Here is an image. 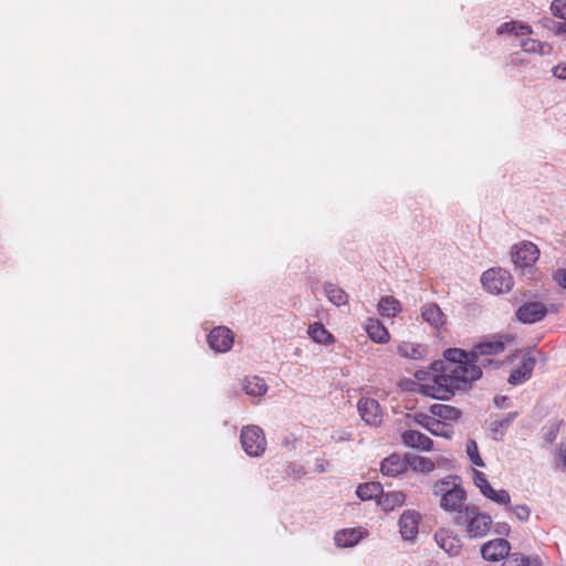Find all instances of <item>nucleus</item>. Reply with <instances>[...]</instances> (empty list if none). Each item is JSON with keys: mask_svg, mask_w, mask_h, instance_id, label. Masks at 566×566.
I'll return each instance as SVG.
<instances>
[{"mask_svg": "<svg viewBox=\"0 0 566 566\" xmlns=\"http://www.w3.org/2000/svg\"><path fill=\"white\" fill-rule=\"evenodd\" d=\"M486 481L488 480L483 472L473 469V482L476 488L481 486Z\"/></svg>", "mask_w": 566, "mask_h": 566, "instance_id": "a18cd8bd", "label": "nucleus"}, {"mask_svg": "<svg viewBox=\"0 0 566 566\" xmlns=\"http://www.w3.org/2000/svg\"><path fill=\"white\" fill-rule=\"evenodd\" d=\"M397 353L405 358L421 360L427 355V347L421 344L402 343L398 345Z\"/></svg>", "mask_w": 566, "mask_h": 566, "instance_id": "4be33fe9", "label": "nucleus"}, {"mask_svg": "<svg viewBox=\"0 0 566 566\" xmlns=\"http://www.w3.org/2000/svg\"><path fill=\"white\" fill-rule=\"evenodd\" d=\"M429 432L433 436L450 439L453 434V428L449 423L436 418L433 423H431Z\"/></svg>", "mask_w": 566, "mask_h": 566, "instance_id": "473e14b6", "label": "nucleus"}, {"mask_svg": "<svg viewBox=\"0 0 566 566\" xmlns=\"http://www.w3.org/2000/svg\"><path fill=\"white\" fill-rule=\"evenodd\" d=\"M361 419L370 426H378L382 421L380 406L373 398H361L357 403Z\"/></svg>", "mask_w": 566, "mask_h": 566, "instance_id": "9b49d317", "label": "nucleus"}, {"mask_svg": "<svg viewBox=\"0 0 566 566\" xmlns=\"http://www.w3.org/2000/svg\"><path fill=\"white\" fill-rule=\"evenodd\" d=\"M424 374H426V371H422V370L417 371V373H416V377H417L419 380H422V379L424 378V377H423V375H424Z\"/></svg>", "mask_w": 566, "mask_h": 566, "instance_id": "8fccbe9b", "label": "nucleus"}, {"mask_svg": "<svg viewBox=\"0 0 566 566\" xmlns=\"http://www.w3.org/2000/svg\"><path fill=\"white\" fill-rule=\"evenodd\" d=\"M421 317L432 328L439 329L446 324V315L436 303H426L421 307Z\"/></svg>", "mask_w": 566, "mask_h": 566, "instance_id": "dca6fc26", "label": "nucleus"}, {"mask_svg": "<svg viewBox=\"0 0 566 566\" xmlns=\"http://www.w3.org/2000/svg\"><path fill=\"white\" fill-rule=\"evenodd\" d=\"M324 292L329 302L336 306L345 305L348 302L347 293L334 283H325Z\"/></svg>", "mask_w": 566, "mask_h": 566, "instance_id": "a878e982", "label": "nucleus"}, {"mask_svg": "<svg viewBox=\"0 0 566 566\" xmlns=\"http://www.w3.org/2000/svg\"><path fill=\"white\" fill-rule=\"evenodd\" d=\"M553 74H554V76H556L558 78L566 80V62L556 65L553 69Z\"/></svg>", "mask_w": 566, "mask_h": 566, "instance_id": "c03bdc74", "label": "nucleus"}, {"mask_svg": "<svg viewBox=\"0 0 566 566\" xmlns=\"http://www.w3.org/2000/svg\"><path fill=\"white\" fill-rule=\"evenodd\" d=\"M420 514L415 510H406L398 522L401 537L405 541H413L418 535Z\"/></svg>", "mask_w": 566, "mask_h": 566, "instance_id": "1a4fd4ad", "label": "nucleus"}, {"mask_svg": "<svg viewBox=\"0 0 566 566\" xmlns=\"http://www.w3.org/2000/svg\"><path fill=\"white\" fill-rule=\"evenodd\" d=\"M408 469L407 454L401 457L399 454H391L384 459L380 463V471L387 476H397Z\"/></svg>", "mask_w": 566, "mask_h": 566, "instance_id": "4468645a", "label": "nucleus"}, {"mask_svg": "<svg viewBox=\"0 0 566 566\" xmlns=\"http://www.w3.org/2000/svg\"><path fill=\"white\" fill-rule=\"evenodd\" d=\"M547 314V307L538 301L526 302L516 311V317L524 324H534L542 321Z\"/></svg>", "mask_w": 566, "mask_h": 566, "instance_id": "0eeeda50", "label": "nucleus"}, {"mask_svg": "<svg viewBox=\"0 0 566 566\" xmlns=\"http://www.w3.org/2000/svg\"><path fill=\"white\" fill-rule=\"evenodd\" d=\"M457 524L465 526L467 535L470 538H480L489 533L492 518L489 514L479 512L474 506H465L463 514L457 516Z\"/></svg>", "mask_w": 566, "mask_h": 566, "instance_id": "f03ea898", "label": "nucleus"}, {"mask_svg": "<svg viewBox=\"0 0 566 566\" xmlns=\"http://www.w3.org/2000/svg\"><path fill=\"white\" fill-rule=\"evenodd\" d=\"M434 541L438 546L450 556H457L460 553V539L449 530L440 528L437 531Z\"/></svg>", "mask_w": 566, "mask_h": 566, "instance_id": "ddd939ff", "label": "nucleus"}, {"mask_svg": "<svg viewBox=\"0 0 566 566\" xmlns=\"http://www.w3.org/2000/svg\"><path fill=\"white\" fill-rule=\"evenodd\" d=\"M489 500L500 505H509L511 502V496L506 490H494Z\"/></svg>", "mask_w": 566, "mask_h": 566, "instance_id": "c9c22d12", "label": "nucleus"}, {"mask_svg": "<svg viewBox=\"0 0 566 566\" xmlns=\"http://www.w3.org/2000/svg\"><path fill=\"white\" fill-rule=\"evenodd\" d=\"M400 311V302L391 295L382 296L378 303V312L384 317H395Z\"/></svg>", "mask_w": 566, "mask_h": 566, "instance_id": "5701e85b", "label": "nucleus"}, {"mask_svg": "<svg viewBox=\"0 0 566 566\" xmlns=\"http://www.w3.org/2000/svg\"><path fill=\"white\" fill-rule=\"evenodd\" d=\"M535 367V358L530 355L522 357L521 364L511 373L509 382L511 385H520L526 381Z\"/></svg>", "mask_w": 566, "mask_h": 566, "instance_id": "2eb2a0df", "label": "nucleus"}, {"mask_svg": "<svg viewBox=\"0 0 566 566\" xmlns=\"http://www.w3.org/2000/svg\"><path fill=\"white\" fill-rule=\"evenodd\" d=\"M510 532V526L506 523H496L495 533L500 535H507Z\"/></svg>", "mask_w": 566, "mask_h": 566, "instance_id": "de8ad7c7", "label": "nucleus"}, {"mask_svg": "<svg viewBox=\"0 0 566 566\" xmlns=\"http://www.w3.org/2000/svg\"><path fill=\"white\" fill-rule=\"evenodd\" d=\"M233 333L224 327H214L208 335V344L210 348L217 353H227L233 345Z\"/></svg>", "mask_w": 566, "mask_h": 566, "instance_id": "6e6552de", "label": "nucleus"}, {"mask_svg": "<svg viewBox=\"0 0 566 566\" xmlns=\"http://www.w3.org/2000/svg\"><path fill=\"white\" fill-rule=\"evenodd\" d=\"M559 431V423H553L548 427V430L545 434V440L546 441H553L555 440L557 433Z\"/></svg>", "mask_w": 566, "mask_h": 566, "instance_id": "37998d69", "label": "nucleus"}, {"mask_svg": "<svg viewBox=\"0 0 566 566\" xmlns=\"http://www.w3.org/2000/svg\"><path fill=\"white\" fill-rule=\"evenodd\" d=\"M554 281L566 290V269H558L553 275Z\"/></svg>", "mask_w": 566, "mask_h": 566, "instance_id": "a19ab883", "label": "nucleus"}, {"mask_svg": "<svg viewBox=\"0 0 566 566\" xmlns=\"http://www.w3.org/2000/svg\"><path fill=\"white\" fill-rule=\"evenodd\" d=\"M504 350V343L499 339L485 340L475 345L471 353V360L476 366H485L492 364L493 359L489 358L490 355H496Z\"/></svg>", "mask_w": 566, "mask_h": 566, "instance_id": "423d86ee", "label": "nucleus"}, {"mask_svg": "<svg viewBox=\"0 0 566 566\" xmlns=\"http://www.w3.org/2000/svg\"><path fill=\"white\" fill-rule=\"evenodd\" d=\"M443 357V360L432 363V370L437 374L421 386L423 395L439 400H448L457 389H462L482 375L481 368L460 348L444 350Z\"/></svg>", "mask_w": 566, "mask_h": 566, "instance_id": "f257e3e1", "label": "nucleus"}, {"mask_svg": "<svg viewBox=\"0 0 566 566\" xmlns=\"http://www.w3.org/2000/svg\"><path fill=\"white\" fill-rule=\"evenodd\" d=\"M430 412L434 417H439L440 420L446 421H454L458 420L461 416V411L452 406L443 405V403H434L430 407Z\"/></svg>", "mask_w": 566, "mask_h": 566, "instance_id": "393cba45", "label": "nucleus"}, {"mask_svg": "<svg viewBox=\"0 0 566 566\" xmlns=\"http://www.w3.org/2000/svg\"><path fill=\"white\" fill-rule=\"evenodd\" d=\"M467 454L474 465L481 468L485 465L482 458L479 454L478 443L474 440H469L467 442Z\"/></svg>", "mask_w": 566, "mask_h": 566, "instance_id": "72a5a7b5", "label": "nucleus"}, {"mask_svg": "<svg viewBox=\"0 0 566 566\" xmlns=\"http://www.w3.org/2000/svg\"><path fill=\"white\" fill-rule=\"evenodd\" d=\"M401 438L405 446L422 451H429L433 444L428 436L417 430H406Z\"/></svg>", "mask_w": 566, "mask_h": 566, "instance_id": "f3484780", "label": "nucleus"}, {"mask_svg": "<svg viewBox=\"0 0 566 566\" xmlns=\"http://www.w3.org/2000/svg\"><path fill=\"white\" fill-rule=\"evenodd\" d=\"M434 419L436 417H431L424 413H416L413 416L415 422L428 431H430L431 423H433Z\"/></svg>", "mask_w": 566, "mask_h": 566, "instance_id": "58836bf2", "label": "nucleus"}, {"mask_svg": "<svg viewBox=\"0 0 566 566\" xmlns=\"http://www.w3.org/2000/svg\"><path fill=\"white\" fill-rule=\"evenodd\" d=\"M408 468L417 472H430L434 469V463L423 457L407 454Z\"/></svg>", "mask_w": 566, "mask_h": 566, "instance_id": "7c9ffc66", "label": "nucleus"}, {"mask_svg": "<svg viewBox=\"0 0 566 566\" xmlns=\"http://www.w3.org/2000/svg\"><path fill=\"white\" fill-rule=\"evenodd\" d=\"M479 490L486 499H490L491 494L494 491V489L490 485L488 481L484 482L481 486H479Z\"/></svg>", "mask_w": 566, "mask_h": 566, "instance_id": "49530a36", "label": "nucleus"}, {"mask_svg": "<svg viewBox=\"0 0 566 566\" xmlns=\"http://www.w3.org/2000/svg\"><path fill=\"white\" fill-rule=\"evenodd\" d=\"M551 10L555 17L566 20V0L553 1Z\"/></svg>", "mask_w": 566, "mask_h": 566, "instance_id": "4c0bfd02", "label": "nucleus"}, {"mask_svg": "<svg viewBox=\"0 0 566 566\" xmlns=\"http://www.w3.org/2000/svg\"><path fill=\"white\" fill-rule=\"evenodd\" d=\"M511 256L516 270L523 275L533 276L534 264L539 256V250L534 243L524 241L515 244L512 249Z\"/></svg>", "mask_w": 566, "mask_h": 566, "instance_id": "7ed1b4c3", "label": "nucleus"}, {"mask_svg": "<svg viewBox=\"0 0 566 566\" xmlns=\"http://www.w3.org/2000/svg\"><path fill=\"white\" fill-rule=\"evenodd\" d=\"M497 33L499 34L509 33V34H515V35H525V34H531L532 29L530 25L524 24L522 22L510 21V22L502 23L497 28Z\"/></svg>", "mask_w": 566, "mask_h": 566, "instance_id": "c85d7f7f", "label": "nucleus"}, {"mask_svg": "<svg viewBox=\"0 0 566 566\" xmlns=\"http://www.w3.org/2000/svg\"><path fill=\"white\" fill-rule=\"evenodd\" d=\"M494 405L500 409H505L511 406V400L506 396H495L494 397Z\"/></svg>", "mask_w": 566, "mask_h": 566, "instance_id": "79ce46f5", "label": "nucleus"}, {"mask_svg": "<svg viewBox=\"0 0 566 566\" xmlns=\"http://www.w3.org/2000/svg\"><path fill=\"white\" fill-rule=\"evenodd\" d=\"M548 22L553 23V24L556 27V31H557L558 33H564V32H566V25H565L564 23H556V22H554V21H552V20H548Z\"/></svg>", "mask_w": 566, "mask_h": 566, "instance_id": "09e8293b", "label": "nucleus"}, {"mask_svg": "<svg viewBox=\"0 0 566 566\" xmlns=\"http://www.w3.org/2000/svg\"><path fill=\"white\" fill-rule=\"evenodd\" d=\"M557 467L566 471V440L560 443L558 449Z\"/></svg>", "mask_w": 566, "mask_h": 566, "instance_id": "ea45409f", "label": "nucleus"}, {"mask_svg": "<svg viewBox=\"0 0 566 566\" xmlns=\"http://www.w3.org/2000/svg\"><path fill=\"white\" fill-rule=\"evenodd\" d=\"M381 491H382V486L380 483L368 482V483L360 484L357 488L356 494L360 500L367 501V500H371L374 497H378V496L380 497Z\"/></svg>", "mask_w": 566, "mask_h": 566, "instance_id": "c756f323", "label": "nucleus"}, {"mask_svg": "<svg viewBox=\"0 0 566 566\" xmlns=\"http://www.w3.org/2000/svg\"><path fill=\"white\" fill-rule=\"evenodd\" d=\"M307 333L318 344L328 345L335 340L334 336L321 323L310 325Z\"/></svg>", "mask_w": 566, "mask_h": 566, "instance_id": "bb28decb", "label": "nucleus"}, {"mask_svg": "<svg viewBox=\"0 0 566 566\" xmlns=\"http://www.w3.org/2000/svg\"><path fill=\"white\" fill-rule=\"evenodd\" d=\"M243 390L249 396L261 397L266 394L268 386L262 378L253 376L243 380Z\"/></svg>", "mask_w": 566, "mask_h": 566, "instance_id": "b1692460", "label": "nucleus"}, {"mask_svg": "<svg viewBox=\"0 0 566 566\" xmlns=\"http://www.w3.org/2000/svg\"><path fill=\"white\" fill-rule=\"evenodd\" d=\"M502 566H541V563L536 557H530L521 553H509Z\"/></svg>", "mask_w": 566, "mask_h": 566, "instance_id": "cd10ccee", "label": "nucleus"}, {"mask_svg": "<svg viewBox=\"0 0 566 566\" xmlns=\"http://www.w3.org/2000/svg\"><path fill=\"white\" fill-rule=\"evenodd\" d=\"M517 417V412H509L507 415L494 419L489 424V430L491 432V436L494 440L500 441L503 439L506 429L511 426V423L515 420Z\"/></svg>", "mask_w": 566, "mask_h": 566, "instance_id": "6ab92c4d", "label": "nucleus"}, {"mask_svg": "<svg viewBox=\"0 0 566 566\" xmlns=\"http://www.w3.org/2000/svg\"><path fill=\"white\" fill-rule=\"evenodd\" d=\"M365 534L361 528H345L335 534V543L338 547H353Z\"/></svg>", "mask_w": 566, "mask_h": 566, "instance_id": "a211bd4d", "label": "nucleus"}, {"mask_svg": "<svg viewBox=\"0 0 566 566\" xmlns=\"http://www.w3.org/2000/svg\"><path fill=\"white\" fill-rule=\"evenodd\" d=\"M481 283L485 291L492 294H503L513 287L511 273L501 268H492L483 272Z\"/></svg>", "mask_w": 566, "mask_h": 566, "instance_id": "20e7f679", "label": "nucleus"}, {"mask_svg": "<svg viewBox=\"0 0 566 566\" xmlns=\"http://www.w3.org/2000/svg\"><path fill=\"white\" fill-rule=\"evenodd\" d=\"M366 332L370 339L379 344H386L390 337L387 328L376 318H369L367 321Z\"/></svg>", "mask_w": 566, "mask_h": 566, "instance_id": "aec40b11", "label": "nucleus"}, {"mask_svg": "<svg viewBox=\"0 0 566 566\" xmlns=\"http://www.w3.org/2000/svg\"><path fill=\"white\" fill-rule=\"evenodd\" d=\"M406 501V495L400 491L382 492L378 500V504L384 511H392L396 507L402 506Z\"/></svg>", "mask_w": 566, "mask_h": 566, "instance_id": "412c9836", "label": "nucleus"}, {"mask_svg": "<svg viewBox=\"0 0 566 566\" xmlns=\"http://www.w3.org/2000/svg\"><path fill=\"white\" fill-rule=\"evenodd\" d=\"M452 484H455V483L449 479H443V480L438 481L433 485V494L437 496H441V499H443L444 493L452 491Z\"/></svg>", "mask_w": 566, "mask_h": 566, "instance_id": "f704fd0d", "label": "nucleus"}, {"mask_svg": "<svg viewBox=\"0 0 566 566\" xmlns=\"http://www.w3.org/2000/svg\"><path fill=\"white\" fill-rule=\"evenodd\" d=\"M513 511L516 518L521 522H526L531 515V509L525 504H518L513 507H510Z\"/></svg>", "mask_w": 566, "mask_h": 566, "instance_id": "e433bc0d", "label": "nucleus"}, {"mask_svg": "<svg viewBox=\"0 0 566 566\" xmlns=\"http://www.w3.org/2000/svg\"><path fill=\"white\" fill-rule=\"evenodd\" d=\"M464 501V490L458 484H452V491L444 493V497L441 499L440 505L446 511L457 512L458 515H461L463 514L465 507Z\"/></svg>", "mask_w": 566, "mask_h": 566, "instance_id": "f8f14e48", "label": "nucleus"}, {"mask_svg": "<svg viewBox=\"0 0 566 566\" xmlns=\"http://www.w3.org/2000/svg\"><path fill=\"white\" fill-rule=\"evenodd\" d=\"M521 46L527 53H538L542 55H547L552 52V46L548 43L539 42L534 39L522 40Z\"/></svg>", "mask_w": 566, "mask_h": 566, "instance_id": "2f4dec72", "label": "nucleus"}, {"mask_svg": "<svg viewBox=\"0 0 566 566\" xmlns=\"http://www.w3.org/2000/svg\"><path fill=\"white\" fill-rule=\"evenodd\" d=\"M511 549L510 543L504 538H495L486 542L481 547V555L485 560L499 562L506 558Z\"/></svg>", "mask_w": 566, "mask_h": 566, "instance_id": "9d476101", "label": "nucleus"}, {"mask_svg": "<svg viewBox=\"0 0 566 566\" xmlns=\"http://www.w3.org/2000/svg\"><path fill=\"white\" fill-rule=\"evenodd\" d=\"M241 444L250 457L261 455L266 446L263 430L258 426H247L241 431Z\"/></svg>", "mask_w": 566, "mask_h": 566, "instance_id": "39448f33", "label": "nucleus"}]
</instances>
